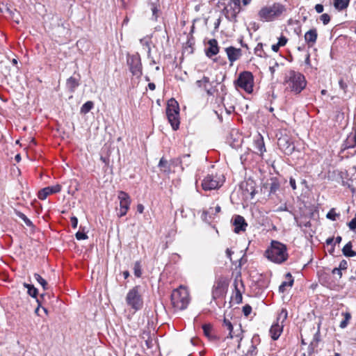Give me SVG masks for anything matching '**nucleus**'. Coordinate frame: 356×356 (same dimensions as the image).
<instances>
[{
    "instance_id": "15",
    "label": "nucleus",
    "mask_w": 356,
    "mask_h": 356,
    "mask_svg": "<svg viewBox=\"0 0 356 356\" xmlns=\"http://www.w3.org/2000/svg\"><path fill=\"white\" fill-rule=\"evenodd\" d=\"M61 188L60 184L45 187L38 192V198L42 200H45L49 195L59 193Z\"/></svg>"
},
{
    "instance_id": "57",
    "label": "nucleus",
    "mask_w": 356,
    "mask_h": 356,
    "mask_svg": "<svg viewBox=\"0 0 356 356\" xmlns=\"http://www.w3.org/2000/svg\"><path fill=\"white\" fill-rule=\"evenodd\" d=\"M148 88L151 90H154L156 88V86L154 83H149L148 84Z\"/></svg>"
},
{
    "instance_id": "31",
    "label": "nucleus",
    "mask_w": 356,
    "mask_h": 356,
    "mask_svg": "<svg viewBox=\"0 0 356 356\" xmlns=\"http://www.w3.org/2000/svg\"><path fill=\"white\" fill-rule=\"evenodd\" d=\"M24 286L28 289V293L33 297L35 298L38 295V289L31 284L24 283Z\"/></svg>"
},
{
    "instance_id": "49",
    "label": "nucleus",
    "mask_w": 356,
    "mask_h": 356,
    "mask_svg": "<svg viewBox=\"0 0 356 356\" xmlns=\"http://www.w3.org/2000/svg\"><path fill=\"white\" fill-rule=\"evenodd\" d=\"M289 184H290V186H291V188L293 189V190H296V180L295 179L291 177L290 179H289Z\"/></svg>"
},
{
    "instance_id": "35",
    "label": "nucleus",
    "mask_w": 356,
    "mask_h": 356,
    "mask_svg": "<svg viewBox=\"0 0 356 356\" xmlns=\"http://www.w3.org/2000/svg\"><path fill=\"white\" fill-rule=\"evenodd\" d=\"M34 277L36 280V281L42 286L44 290H46L47 289V282L44 279H43L39 274L35 273Z\"/></svg>"
},
{
    "instance_id": "54",
    "label": "nucleus",
    "mask_w": 356,
    "mask_h": 356,
    "mask_svg": "<svg viewBox=\"0 0 356 356\" xmlns=\"http://www.w3.org/2000/svg\"><path fill=\"white\" fill-rule=\"evenodd\" d=\"M252 0H242V1H241V3H242V4L244 6H247L252 2Z\"/></svg>"
},
{
    "instance_id": "16",
    "label": "nucleus",
    "mask_w": 356,
    "mask_h": 356,
    "mask_svg": "<svg viewBox=\"0 0 356 356\" xmlns=\"http://www.w3.org/2000/svg\"><path fill=\"white\" fill-rule=\"evenodd\" d=\"M232 223L234 226V231L237 234L240 233L241 232H244L248 226L245 218L239 215H236L233 217Z\"/></svg>"
},
{
    "instance_id": "61",
    "label": "nucleus",
    "mask_w": 356,
    "mask_h": 356,
    "mask_svg": "<svg viewBox=\"0 0 356 356\" xmlns=\"http://www.w3.org/2000/svg\"><path fill=\"white\" fill-rule=\"evenodd\" d=\"M40 307V305L39 304V305H38V307H37V308L35 309V313L37 315H38V316H40V314H39Z\"/></svg>"
},
{
    "instance_id": "55",
    "label": "nucleus",
    "mask_w": 356,
    "mask_h": 356,
    "mask_svg": "<svg viewBox=\"0 0 356 356\" xmlns=\"http://www.w3.org/2000/svg\"><path fill=\"white\" fill-rule=\"evenodd\" d=\"M13 19L14 20L15 22H16L17 24H19L20 20H19V15L18 14L17 16H13Z\"/></svg>"
},
{
    "instance_id": "28",
    "label": "nucleus",
    "mask_w": 356,
    "mask_h": 356,
    "mask_svg": "<svg viewBox=\"0 0 356 356\" xmlns=\"http://www.w3.org/2000/svg\"><path fill=\"white\" fill-rule=\"evenodd\" d=\"M343 254L346 257H355L356 256V252L352 250V243L348 242L342 250Z\"/></svg>"
},
{
    "instance_id": "18",
    "label": "nucleus",
    "mask_w": 356,
    "mask_h": 356,
    "mask_svg": "<svg viewBox=\"0 0 356 356\" xmlns=\"http://www.w3.org/2000/svg\"><path fill=\"white\" fill-rule=\"evenodd\" d=\"M241 188L243 191V194L246 197L253 198L256 190L254 187V183L252 180H248L241 184Z\"/></svg>"
},
{
    "instance_id": "37",
    "label": "nucleus",
    "mask_w": 356,
    "mask_h": 356,
    "mask_svg": "<svg viewBox=\"0 0 356 356\" xmlns=\"http://www.w3.org/2000/svg\"><path fill=\"white\" fill-rule=\"evenodd\" d=\"M327 218L332 220H336L337 218L339 216V213H336L334 209H332L330 210V211L327 213Z\"/></svg>"
},
{
    "instance_id": "45",
    "label": "nucleus",
    "mask_w": 356,
    "mask_h": 356,
    "mask_svg": "<svg viewBox=\"0 0 356 356\" xmlns=\"http://www.w3.org/2000/svg\"><path fill=\"white\" fill-rule=\"evenodd\" d=\"M339 86H340V88L342 89L344 92L346 91V89H347V84L343 81V79H340L339 81Z\"/></svg>"
},
{
    "instance_id": "51",
    "label": "nucleus",
    "mask_w": 356,
    "mask_h": 356,
    "mask_svg": "<svg viewBox=\"0 0 356 356\" xmlns=\"http://www.w3.org/2000/svg\"><path fill=\"white\" fill-rule=\"evenodd\" d=\"M281 47L278 45V44H273L272 45V50L275 52H277L279 51V49Z\"/></svg>"
},
{
    "instance_id": "17",
    "label": "nucleus",
    "mask_w": 356,
    "mask_h": 356,
    "mask_svg": "<svg viewBox=\"0 0 356 356\" xmlns=\"http://www.w3.org/2000/svg\"><path fill=\"white\" fill-rule=\"evenodd\" d=\"M225 51L227 54L228 60L230 62L231 65H232V63L234 61L238 60L242 56L241 49L235 48L234 47H227L225 48Z\"/></svg>"
},
{
    "instance_id": "20",
    "label": "nucleus",
    "mask_w": 356,
    "mask_h": 356,
    "mask_svg": "<svg viewBox=\"0 0 356 356\" xmlns=\"http://www.w3.org/2000/svg\"><path fill=\"white\" fill-rule=\"evenodd\" d=\"M239 282L237 280H234V291L232 295V300L234 301L236 304H239L242 302L243 297H242V291L238 288ZM240 284L241 287H243V283L242 282H240Z\"/></svg>"
},
{
    "instance_id": "60",
    "label": "nucleus",
    "mask_w": 356,
    "mask_h": 356,
    "mask_svg": "<svg viewBox=\"0 0 356 356\" xmlns=\"http://www.w3.org/2000/svg\"><path fill=\"white\" fill-rule=\"evenodd\" d=\"M122 274H123L124 279H127L129 276V273L127 270L124 271L122 273Z\"/></svg>"
},
{
    "instance_id": "3",
    "label": "nucleus",
    "mask_w": 356,
    "mask_h": 356,
    "mask_svg": "<svg viewBox=\"0 0 356 356\" xmlns=\"http://www.w3.org/2000/svg\"><path fill=\"white\" fill-rule=\"evenodd\" d=\"M264 255L269 261L277 264L285 262L289 258L286 245L277 241H271Z\"/></svg>"
},
{
    "instance_id": "25",
    "label": "nucleus",
    "mask_w": 356,
    "mask_h": 356,
    "mask_svg": "<svg viewBox=\"0 0 356 356\" xmlns=\"http://www.w3.org/2000/svg\"><path fill=\"white\" fill-rule=\"evenodd\" d=\"M66 85L68 90L71 92H73L79 85V80L74 77L71 76L67 80Z\"/></svg>"
},
{
    "instance_id": "39",
    "label": "nucleus",
    "mask_w": 356,
    "mask_h": 356,
    "mask_svg": "<svg viewBox=\"0 0 356 356\" xmlns=\"http://www.w3.org/2000/svg\"><path fill=\"white\" fill-rule=\"evenodd\" d=\"M149 6H150V9L152 12L153 16L154 17L155 19H156L157 17H158L157 12L159 10L157 3L155 2H152V3H150Z\"/></svg>"
},
{
    "instance_id": "43",
    "label": "nucleus",
    "mask_w": 356,
    "mask_h": 356,
    "mask_svg": "<svg viewBox=\"0 0 356 356\" xmlns=\"http://www.w3.org/2000/svg\"><path fill=\"white\" fill-rule=\"evenodd\" d=\"M76 238L77 240H83L88 238V236L82 232H78L76 234Z\"/></svg>"
},
{
    "instance_id": "23",
    "label": "nucleus",
    "mask_w": 356,
    "mask_h": 356,
    "mask_svg": "<svg viewBox=\"0 0 356 356\" xmlns=\"http://www.w3.org/2000/svg\"><path fill=\"white\" fill-rule=\"evenodd\" d=\"M294 280L290 273H287L285 275V280L282 282L279 287V291L281 293L285 292L287 287H291L293 284Z\"/></svg>"
},
{
    "instance_id": "2",
    "label": "nucleus",
    "mask_w": 356,
    "mask_h": 356,
    "mask_svg": "<svg viewBox=\"0 0 356 356\" xmlns=\"http://www.w3.org/2000/svg\"><path fill=\"white\" fill-rule=\"evenodd\" d=\"M283 85L285 91L298 95L306 88L307 81L300 72L290 70L284 76Z\"/></svg>"
},
{
    "instance_id": "5",
    "label": "nucleus",
    "mask_w": 356,
    "mask_h": 356,
    "mask_svg": "<svg viewBox=\"0 0 356 356\" xmlns=\"http://www.w3.org/2000/svg\"><path fill=\"white\" fill-rule=\"evenodd\" d=\"M254 84V76L249 71L241 72L234 81L235 87L238 90H242L248 94L253 92Z\"/></svg>"
},
{
    "instance_id": "27",
    "label": "nucleus",
    "mask_w": 356,
    "mask_h": 356,
    "mask_svg": "<svg viewBox=\"0 0 356 356\" xmlns=\"http://www.w3.org/2000/svg\"><path fill=\"white\" fill-rule=\"evenodd\" d=\"M159 167L160 168L161 170L163 172L169 173L171 170L170 165L164 157H162L160 159V161L159 163Z\"/></svg>"
},
{
    "instance_id": "11",
    "label": "nucleus",
    "mask_w": 356,
    "mask_h": 356,
    "mask_svg": "<svg viewBox=\"0 0 356 356\" xmlns=\"http://www.w3.org/2000/svg\"><path fill=\"white\" fill-rule=\"evenodd\" d=\"M118 198L120 201V208L118 210L117 215L119 218H121L127 213L131 200L129 194L122 191L118 192Z\"/></svg>"
},
{
    "instance_id": "42",
    "label": "nucleus",
    "mask_w": 356,
    "mask_h": 356,
    "mask_svg": "<svg viewBox=\"0 0 356 356\" xmlns=\"http://www.w3.org/2000/svg\"><path fill=\"white\" fill-rule=\"evenodd\" d=\"M288 40L285 36L282 35L278 40V45L280 47H284L286 44Z\"/></svg>"
},
{
    "instance_id": "40",
    "label": "nucleus",
    "mask_w": 356,
    "mask_h": 356,
    "mask_svg": "<svg viewBox=\"0 0 356 356\" xmlns=\"http://www.w3.org/2000/svg\"><path fill=\"white\" fill-rule=\"evenodd\" d=\"M320 19L322 21L324 25H326L330 21V16L327 13H324L320 16Z\"/></svg>"
},
{
    "instance_id": "4",
    "label": "nucleus",
    "mask_w": 356,
    "mask_h": 356,
    "mask_svg": "<svg viewBox=\"0 0 356 356\" xmlns=\"http://www.w3.org/2000/svg\"><path fill=\"white\" fill-rule=\"evenodd\" d=\"M191 301L189 291L186 286L181 285L172 291L171 305L175 311L184 310L187 308Z\"/></svg>"
},
{
    "instance_id": "63",
    "label": "nucleus",
    "mask_w": 356,
    "mask_h": 356,
    "mask_svg": "<svg viewBox=\"0 0 356 356\" xmlns=\"http://www.w3.org/2000/svg\"><path fill=\"white\" fill-rule=\"evenodd\" d=\"M100 160H101L103 163H107V159H106V158H104V157H103V156H101Z\"/></svg>"
},
{
    "instance_id": "9",
    "label": "nucleus",
    "mask_w": 356,
    "mask_h": 356,
    "mask_svg": "<svg viewBox=\"0 0 356 356\" xmlns=\"http://www.w3.org/2000/svg\"><path fill=\"white\" fill-rule=\"evenodd\" d=\"M224 182V180L217 175H208L202 181V187L204 191H211L220 188Z\"/></svg>"
},
{
    "instance_id": "38",
    "label": "nucleus",
    "mask_w": 356,
    "mask_h": 356,
    "mask_svg": "<svg viewBox=\"0 0 356 356\" xmlns=\"http://www.w3.org/2000/svg\"><path fill=\"white\" fill-rule=\"evenodd\" d=\"M134 275L137 277H140L141 276L142 272H141V266L139 262H136L134 264Z\"/></svg>"
},
{
    "instance_id": "64",
    "label": "nucleus",
    "mask_w": 356,
    "mask_h": 356,
    "mask_svg": "<svg viewBox=\"0 0 356 356\" xmlns=\"http://www.w3.org/2000/svg\"><path fill=\"white\" fill-rule=\"evenodd\" d=\"M20 159H21L20 155H19V154H17V155L15 156V160H16L17 161H20Z\"/></svg>"
},
{
    "instance_id": "21",
    "label": "nucleus",
    "mask_w": 356,
    "mask_h": 356,
    "mask_svg": "<svg viewBox=\"0 0 356 356\" xmlns=\"http://www.w3.org/2000/svg\"><path fill=\"white\" fill-rule=\"evenodd\" d=\"M283 327V324H280L278 322L272 325L270 329V334L273 340H277L280 337L282 332Z\"/></svg>"
},
{
    "instance_id": "36",
    "label": "nucleus",
    "mask_w": 356,
    "mask_h": 356,
    "mask_svg": "<svg viewBox=\"0 0 356 356\" xmlns=\"http://www.w3.org/2000/svg\"><path fill=\"white\" fill-rule=\"evenodd\" d=\"M202 330L204 332V334L207 337L210 338L211 337V331H212V327L209 324H204L202 325Z\"/></svg>"
},
{
    "instance_id": "10",
    "label": "nucleus",
    "mask_w": 356,
    "mask_h": 356,
    "mask_svg": "<svg viewBox=\"0 0 356 356\" xmlns=\"http://www.w3.org/2000/svg\"><path fill=\"white\" fill-rule=\"evenodd\" d=\"M222 326L229 331V337L231 339H236L238 342V348H240V341L243 339V330L241 325H233L232 323L226 318H224Z\"/></svg>"
},
{
    "instance_id": "41",
    "label": "nucleus",
    "mask_w": 356,
    "mask_h": 356,
    "mask_svg": "<svg viewBox=\"0 0 356 356\" xmlns=\"http://www.w3.org/2000/svg\"><path fill=\"white\" fill-rule=\"evenodd\" d=\"M251 312H252V307L250 305H246L243 307V312L245 316H249V314L251 313Z\"/></svg>"
},
{
    "instance_id": "47",
    "label": "nucleus",
    "mask_w": 356,
    "mask_h": 356,
    "mask_svg": "<svg viewBox=\"0 0 356 356\" xmlns=\"http://www.w3.org/2000/svg\"><path fill=\"white\" fill-rule=\"evenodd\" d=\"M347 266V261L346 260H342L339 264V268H340L341 270H346Z\"/></svg>"
},
{
    "instance_id": "58",
    "label": "nucleus",
    "mask_w": 356,
    "mask_h": 356,
    "mask_svg": "<svg viewBox=\"0 0 356 356\" xmlns=\"http://www.w3.org/2000/svg\"><path fill=\"white\" fill-rule=\"evenodd\" d=\"M334 242V238H328L326 240L327 245H331Z\"/></svg>"
},
{
    "instance_id": "1",
    "label": "nucleus",
    "mask_w": 356,
    "mask_h": 356,
    "mask_svg": "<svg viewBox=\"0 0 356 356\" xmlns=\"http://www.w3.org/2000/svg\"><path fill=\"white\" fill-rule=\"evenodd\" d=\"M287 8L280 2L267 3L261 6L256 13L259 22H274L281 20L285 15Z\"/></svg>"
},
{
    "instance_id": "22",
    "label": "nucleus",
    "mask_w": 356,
    "mask_h": 356,
    "mask_svg": "<svg viewBox=\"0 0 356 356\" xmlns=\"http://www.w3.org/2000/svg\"><path fill=\"white\" fill-rule=\"evenodd\" d=\"M209 47L206 51L207 56L211 57L216 55L219 52V47L218 41L216 39H211L209 41Z\"/></svg>"
},
{
    "instance_id": "34",
    "label": "nucleus",
    "mask_w": 356,
    "mask_h": 356,
    "mask_svg": "<svg viewBox=\"0 0 356 356\" xmlns=\"http://www.w3.org/2000/svg\"><path fill=\"white\" fill-rule=\"evenodd\" d=\"M287 310L286 309H282L280 313L278 314L277 321L278 323L280 321H281V324H283L284 321L287 318Z\"/></svg>"
},
{
    "instance_id": "6",
    "label": "nucleus",
    "mask_w": 356,
    "mask_h": 356,
    "mask_svg": "<svg viewBox=\"0 0 356 356\" xmlns=\"http://www.w3.org/2000/svg\"><path fill=\"white\" fill-rule=\"evenodd\" d=\"M166 115L168 122L174 130H177L179 127V108L177 102L171 99L168 102L166 108Z\"/></svg>"
},
{
    "instance_id": "62",
    "label": "nucleus",
    "mask_w": 356,
    "mask_h": 356,
    "mask_svg": "<svg viewBox=\"0 0 356 356\" xmlns=\"http://www.w3.org/2000/svg\"><path fill=\"white\" fill-rule=\"evenodd\" d=\"M209 214H213V209L212 207H210L209 210L207 211Z\"/></svg>"
},
{
    "instance_id": "53",
    "label": "nucleus",
    "mask_w": 356,
    "mask_h": 356,
    "mask_svg": "<svg viewBox=\"0 0 356 356\" xmlns=\"http://www.w3.org/2000/svg\"><path fill=\"white\" fill-rule=\"evenodd\" d=\"M140 43L143 44V45H146V46H149V41L147 38H143V39H141L140 40Z\"/></svg>"
},
{
    "instance_id": "29",
    "label": "nucleus",
    "mask_w": 356,
    "mask_h": 356,
    "mask_svg": "<svg viewBox=\"0 0 356 356\" xmlns=\"http://www.w3.org/2000/svg\"><path fill=\"white\" fill-rule=\"evenodd\" d=\"M254 54L261 58H266L267 57V54L264 50V45L262 43L259 42L257 44L256 47L254 48Z\"/></svg>"
},
{
    "instance_id": "52",
    "label": "nucleus",
    "mask_w": 356,
    "mask_h": 356,
    "mask_svg": "<svg viewBox=\"0 0 356 356\" xmlns=\"http://www.w3.org/2000/svg\"><path fill=\"white\" fill-rule=\"evenodd\" d=\"M232 254H233V252L230 249L227 248L226 250V254H227V257L229 258L230 260H232L231 257H232Z\"/></svg>"
},
{
    "instance_id": "44",
    "label": "nucleus",
    "mask_w": 356,
    "mask_h": 356,
    "mask_svg": "<svg viewBox=\"0 0 356 356\" xmlns=\"http://www.w3.org/2000/svg\"><path fill=\"white\" fill-rule=\"evenodd\" d=\"M70 222H71V225L73 228H76L77 227V225H78V219L75 217V216H73L70 218Z\"/></svg>"
},
{
    "instance_id": "56",
    "label": "nucleus",
    "mask_w": 356,
    "mask_h": 356,
    "mask_svg": "<svg viewBox=\"0 0 356 356\" xmlns=\"http://www.w3.org/2000/svg\"><path fill=\"white\" fill-rule=\"evenodd\" d=\"M214 210H215V214H217L220 212L221 207L219 205H216V207L214 208Z\"/></svg>"
},
{
    "instance_id": "46",
    "label": "nucleus",
    "mask_w": 356,
    "mask_h": 356,
    "mask_svg": "<svg viewBox=\"0 0 356 356\" xmlns=\"http://www.w3.org/2000/svg\"><path fill=\"white\" fill-rule=\"evenodd\" d=\"M341 270L340 268H334L333 270H332V274L333 275H337L339 276V278H341L342 277V273H341Z\"/></svg>"
},
{
    "instance_id": "32",
    "label": "nucleus",
    "mask_w": 356,
    "mask_h": 356,
    "mask_svg": "<svg viewBox=\"0 0 356 356\" xmlns=\"http://www.w3.org/2000/svg\"><path fill=\"white\" fill-rule=\"evenodd\" d=\"M342 315L343 316L344 319L340 323L339 326L341 328L343 329L347 327V325L351 318V315L348 312L342 313Z\"/></svg>"
},
{
    "instance_id": "59",
    "label": "nucleus",
    "mask_w": 356,
    "mask_h": 356,
    "mask_svg": "<svg viewBox=\"0 0 356 356\" xmlns=\"http://www.w3.org/2000/svg\"><path fill=\"white\" fill-rule=\"evenodd\" d=\"M341 236H337L335 239H334V244H337V243H340L341 241Z\"/></svg>"
},
{
    "instance_id": "48",
    "label": "nucleus",
    "mask_w": 356,
    "mask_h": 356,
    "mask_svg": "<svg viewBox=\"0 0 356 356\" xmlns=\"http://www.w3.org/2000/svg\"><path fill=\"white\" fill-rule=\"evenodd\" d=\"M323 6L322 4H316L315 6V10L318 13H321L323 11Z\"/></svg>"
},
{
    "instance_id": "24",
    "label": "nucleus",
    "mask_w": 356,
    "mask_h": 356,
    "mask_svg": "<svg viewBox=\"0 0 356 356\" xmlns=\"http://www.w3.org/2000/svg\"><path fill=\"white\" fill-rule=\"evenodd\" d=\"M254 145L256 149L257 150V153L259 154L261 156L263 154L264 152H266L264 139L261 135H259L257 138L254 139Z\"/></svg>"
},
{
    "instance_id": "12",
    "label": "nucleus",
    "mask_w": 356,
    "mask_h": 356,
    "mask_svg": "<svg viewBox=\"0 0 356 356\" xmlns=\"http://www.w3.org/2000/svg\"><path fill=\"white\" fill-rule=\"evenodd\" d=\"M229 1L227 6L225 8L224 12L226 17L229 21H234L242 9L241 0H229Z\"/></svg>"
},
{
    "instance_id": "7",
    "label": "nucleus",
    "mask_w": 356,
    "mask_h": 356,
    "mask_svg": "<svg viewBox=\"0 0 356 356\" xmlns=\"http://www.w3.org/2000/svg\"><path fill=\"white\" fill-rule=\"evenodd\" d=\"M126 302L134 312L143 307V300L139 293L138 286H134L129 291L126 296Z\"/></svg>"
},
{
    "instance_id": "8",
    "label": "nucleus",
    "mask_w": 356,
    "mask_h": 356,
    "mask_svg": "<svg viewBox=\"0 0 356 356\" xmlns=\"http://www.w3.org/2000/svg\"><path fill=\"white\" fill-rule=\"evenodd\" d=\"M228 283L223 277L218 278L212 288V298L214 300H222L227 293Z\"/></svg>"
},
{
    "instance_id": "50",
    "label": "nucleus",
    "mask_w": 356,
    "mask_h": 356,
    "mask_svg": "<svg viewBox=\"0 0 356 356\" xmlns=\"http://www.w3.org/2000/svg\"><path fill=\"white\" fill-rule=\"evenodd\" d=\"M144 209H145V207H144V206L142 204H138L137 205V211L139 213H143V211H144Z\"/></svg>"
},
{
    "instance_id": "26",
    "label": "nucleus",
    "mask_w": 356,
    "mask_h": 356,
    "mask_svg": "<svg viewBox=\"0 0 356 356\" xmlns=\"http://www.w3.org/2000/svg\"><path fill=\"white\" fill-rule=\"evenodd\" d=\"M334 6L338 10L346 9L350 3V0H333Z\"/></svg>"
},
{
    "instance_id": "19",
    "label": "nucleus",
    "mask_w": 356,
    "mask_h": 356,
    "mask_svg": "<svg viewBox=\"0 0 356 356\" xmlns=\"http://www.w3.org/2000/svg\"><path fill=\"white\" fill-rule=\"evenodd\" d=\"M305 42L309 47H312L316 42L318 38V32L316 29H312L307 31L305 34Z\"/></svg>"
},
{
    "instance_id": "33",
    "label": "nucleus",
    "mask_w": 356,
    "mask_h": 356,
    "mask_svg": "<svg viewBox=\"0 0 356 356\" xmlns=\"http://www.w3.org/2000/svg\"><path fill=\"white\" fill-rule=\"evenodd\" d=\"M15 213L19 218H20L24 222V223L27 226L32 225V222L26 216L25 214L17 210H15Z\"/></svg>"
},
{
    "instance_id": "13",
    "label": "nucleus",
    "mask_w": 356,
    "mask_h": 356,
    "mask_svg": "<svg viewBox=\"0 0 356 356\" xmlns=\"http://www.w3.org/2000/svg\"><path fill=\"white\" fill-rule=\"evenodd\" d=\"M127 64L132 74L139 78L143 74L142 63L138 55H132L127 58Z\"/></svg>"
},
{
    "instance_id": "30",
    "label": "nucleus",
    "mask_w": 356,
    "mask_h": 356,
    "mask_svg": "<svg viewBox=\"0 0 356 356\" xmlns=\"http://www.w3.org/2000/svg\"><path fill=\"white\" fill-rule=\"evenodd\" d=\"M94 107V103L92 101H88L82 105L80 112L82 114L88 113Z\"/></svg>"
},
{
    "instance_id": "14",
    "label": "nucleus",
    "mask_w": 356,
    "mask_h": 356,
    "mask_svg": "<svg viewBox=\"0 0 356 356\" xmlns=\"http://www.w3.org/2000/svg\"><path fill=\"white\" fill-rule=\"evenodd\" d=\"M196 85L200 88H203L209 95H213L216 89L211 86L209 77L204 76L201 79L196 81Z\"/></svg>"
}]
</instances>
